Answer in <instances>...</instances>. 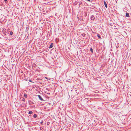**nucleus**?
<instances>
[{
	"instance_id": "nucleus-1",
	"label": "nucleus",
	"mask_w": 131,
	"mask_h": 131,
	"mask_svg": "<svg viewBox=\"0 0 131 131\" xmlns=\"http://www.w3.org/2000/svg\"><path fill=\"white\" fill-rule=\"evenodd\" d=\"M77 90H75V91L73 92L74 93L75 95H72V96H73V97H74V96H75L76 95H77V94L78 93L77 92Z\"/></svg>"
},
{
	"instance_id": "nucleus-2",
	"label": "nucleus",
	"mask_w": 131,
	"mask_h": 131,
	"mask_svg": "<svg viewBox=\"0 0 131 131\" xmlns=\"http://www.w3.org/2000/svg\"><path fill=\"white\" fill-rule=\"evenodd\" d=\"M38 96L40 100H41L42 101H43V99L42 98L41 96L40 95H38Z\"/></svg>"
},
{
	"instance_id": "nucleus-3",
	"label": "nucleus",
	"mask_w": 131,
	"mask_h": 131,
	"mask_svg": "<svg viewBox=\"0 0 131 131\" xmlns=\"http://www.w3.org/2000/svg\"><path fill=\"white\" fill-rule=\"evenodd\" d=\"M28 102L30 105H32L34 104V102L30 100H29L28 101Z\"/></svg>"
},
{
	"instance_id": "nucleus-4",
	"label": "nucleus",
	"mask_w": 131,
	"mask_h": 131,
	"mask_svg": "<svg viewBox=\"0 0 131 131\" xmlns=\"http://www.w3.org/2000/svg\"><path fill=\"white\" fill-rule=\"evenodd\" d=\"M36 64L35 63H33L32 64V69L35 68L36 67Z\"/></svg>"
},
{
	"instance_id": "nucleus-5",
	"label": "nucleus",
	"mask_w": 131,
	"mask_h": 131,
	"mask_svg": "<svg viewBox=\"0 0 131 131\" xmlns=\"http://www.w3.org/2000/svg\"><path fill=\"white\" fill-rule=\"evenodd\" d=\"M95 18V17L93 15H92L91 17V19L92 20H94Z\"/></svg>"
},
{
	"instance_id": "nucleus-6",
	"label": "nucleus",
	"mask_w": 131,
	"mask_h": 131,
	"mask_svg": "<svg viewBox=\"0 0 131 131\" xmlns=\"http://www.w3.org/2000/svg\"><path fill=\"white\" fill-rule=\"evenodd\" d=\"M126 17H130L129 13H126Z\"/></svg>"
},
{
	"instance_id": "nucleus-7",
	"label": "nucleus",
	"mask_w": 131,
	"mask_h": 131,
	"mask_svg": "<svg viewBox=\"0 0 131 131\" xmlns=\"http://www.w3.org/2000/svg\"><path fill=\"white\" fill-rule=\"evenodd\" d=\"M33 116L34 118H36L37 117V115L36 114H34Z\"/></svg>"
},
{
	"instance_id": "nucleus-8",
	"label": "nucleus",
	"mask_w": 131,
	"mask_h": 131,
	"mask_svg": "<svg viewBox=\"0 0 131 131\" xmlns=\"http://www.w3.org/2000/svg\"><path fill=\"white\" fill-rule=\"evenodd\" d=\"M104 4L105 6V7L106 8H107V4L105 2V1H104Z\"/></svg>"
},
{
	"instance_id": "nucleus-9",
	"label": "nucleus",
	"mask_w": 131,
	"mask_h": 131,
	"mask_svg": "<svg viewBox=\"0 0 131 131\" xmlns=\"http://www.w3.org/2000/svg\"><path fill=\"white\" fill-rule=\"evenodd\" d=\"M52 47H53V43H52L51 44V45L49 47V48H51Z\"/></svg>"
},
{
	"instance_id": "nucleus-10",
	"label": "nucleus",
	"mask_w": 131,
	"mask_h": 131,
	"mask_svg": "<svg viewBox=\"0 0 131 131\" xmlns=\"http://www.w3.org/2000/svg\"><path fill=\"white\" fill-rule=\"evenodd\" d=\"M97 36L99 38H101V36L99 34H97Z\"/></svg>"
},
{
	"instance_id": "nucleus-11",
	"label": "nucleus",
	"mask_w": 131,
	"mask_h": 131,
	"mask_svg": "<svg viewBox=\"0 0 131 131\" xmlns=\"http://www.w3.org/2000/svg\"><path fill=\"white\" fill-rule=\"evenodd\" d=\"M24 96L26 98L27 97V94L26 93H24Z\"/></svg>"
},
{
	"instance_id": "nucleus-12",
	"label": "nucleus",
	"mask_w": 131,
	"mask_h": 131,
	"mask_svg": "<svg viewBox=\"0 0 131 131\" xmlns=\"http://www.w3.org/2000/svg\"><path fill=\"white\" fill-rule=\"evenodd\" d=\"M33 113V112L31 111H30L29 112L28 114H31Z\"/></svg>"
},
{
	"instance_id": "nucleus-13",
	"label": "nucleus",
	"mask_w": 131,
	"mask_h": 131,
	"mask_svg": "<svg viewBox=\"0 0 131 131\" xmlns=\"http://www.w3.org/2000/svg\"><path fill=\"white\" fill-rule=\"evenodd\" d=\"M13 34V32L12 31H11L10 32V36H12V35Z\"/></svg>"
},
{
	"instance_id": "nucleus-14",
	"label": "nucleus",
	"mask_w": 131,
	"mask_h": 131,
	"mask_svg": "<svg viewBox=\"0 0 131 131\" xmlns=\"http://www.w3.org/2000/svg\"><path fill=\"white\" fill-rule=\"evenodd\" d=\"M90 51L92 53H93V49L92 48H90Z\"/></svg>"
},
{
	"instance_id": "nucleus-15",
	"label": "nucleus",
	"mask_w": 131,
	"mask_h": 131,
	"mask_svg": "<svg viewBox=\"0 0 131 131\" xmlns=\"http://www.w3.org/2000/svg\"><path fill=\"white\" fill-rule=\"evenodd\" d=\"M82 35V36L83 37H84L85 36V35L84 33H83L81 34Z\"/></svg>"
},
{
	"instance_id": "nucleus-16",
	"label": "nucleus",
	"mask_w": 131,
	"mask_h": 131,
	"mask_svg": "<svg viewBox=\"0 0 131 131\" xmlns=\"http://www.w3.org/2000/svg\"><path fill=\"white\" fill-rule=\"evenodd\" d=\"M77 3H78V2H75L74 3V4L75 5H77Z\"/></svg>"
},
{
	"instance_id": "nucleus-17",
	"label": "nucleus",
	"mask_w": 131,
	"mask_h": 131,
	"mask_svg": "<svg viewBox=\"0 0 131 131\" xmlns=\"http://www.w3.org/2000/svg\"><path fill=\"white\" fill-rule=\"evenodd\" d=\"M40 130H42L43 129V128L42 127H40Z\"/></svg>"
},
{
	"instance_id": "nucleus-18",
	"label": "nucleus",
	"mask_w": 131,
	"mask_h": 131,
	"mask_svg": "<svg viewBox=\"0 0 131 131\" xmlns=\"http://www.w3.org/2000/svg\"><path fill=\"white\" fill-rule=\"evenodd\" d=\"M22 101L25 102V99L24 98H23L22 100Z\"/></svg>"
},
{
	"instance_id": "nucleus-19",
	"label": "nucleus",
	"mask_w": 131,
	"mask_h": 131,
	"mask_svg": "<svg viewBox=\"0 0 131 131\" xmlns=\"http://www.w3.org/2000/svg\"><path fill=\"white\" fill-rule=\"evenodd\" d=\"M82 4V2H79V5H80Z\"/></svg>"
},
{
	"instance_id": "nucleus-20",
	"label": "nucleus",
	"mask_w": 131,
	"mask_h": 131,
	"mask_svg": "<svg viewBox=\"0 0 131 131\" xmlns=\"http://www.w3.org/2000/svg\"><path fill=\"white\" fill-rule=\"evenodd\" d=\"M43 123V121H42V122H41L40 123L41 124H42Z\"/></svg>"
},
{
	"instance_id": "nucleus-21",
	"label": "nucleus",
	"mask_w": 131,
	"mask_h": 131,
	"mask_svg": "<svg viewBox=\"0 0 131 131\" xmlns=\"http://www.w3.org/2000/svg\"><path fill=\"white\" fill-rule=\"evenodd\" d=\"M85 0L86 1H88L89 2H90L91 1L90 0Z\"/></svg>"
},
{
	"instance_id": "nucleus-22",
	"label": "nucleus",
	"mask_w": 131,
	"mask_h": 131,
	"mask_svg": "<svg viewBox=\"0 0 131 131\" xmlns=\"http://www.w3.org/2000/svg\"><path fill=\"white\" fill-rule=\"evenodd\" d=\"M49 124V122H48L47 123V125H48Z\"/></svg>"
},
{
	"instance_id": "nucleus-23",
	"label": "nucleus",
	"mask_w": 131,
	"mask_h": 131,
	"mask_svg": "<svg viewBox=\"0 0 131 131\" xmlns=\"http://www.w3.org/2000/svg\"><path fill=\"white\" fill-rule=\"evenodd\" d=\"M4 30H3V33L4 34H5V35H6V34H5V33H4Z\"/></svg>"
},
{
	"instance_id": "nucleus-24",
	"label": "nucleus",
	"mask_w": 131,
	"mask_h": 131,
	"mask_svg": "<svg viewBox=\"0 0 131 131\" xmlns=\"http://www.w3.org/2000/svg\"><path fill=\"white\" fill-rule=\"evenodd\" d=\"M4 1L6 3V2L7 1V0H4Z\"/></svg>"
},
{
	"instance_id": "nucleus-25",
	"label": "nucleus",
	"mask_w": 131,
	"mask_h": 131,
	"mask_svg": "<svg viewBox=\"0 0 131 131\" xmlns=\"http://www.w3.org/2000/svg\"><path fill=\"white\" fill-rule=\"evenodd\" d=\"M45 78L46 79H47V80L48 79V78H47L45 77Z\"/></svg>"
},
{
	"instance_id": "nucleus-26",
	"label": "nucleus",
	"mask_w": 131,
	"mask_h": 131,
	"mask_svg": "<svg viewBox=\"0 0 131 131\" xmlns=\"http://www.w3.org/2000/svg\"><path fill=\"white\" fill-rule=\"evenodd\" d=\"M47 94L49 95L50 94V93H47Z\"/></svg>"
},
{
	"instance_id": "nucleus-27",
	"label": "nucleus",
	"mask_w": 131,
	"mask_h": 131,
	"mask_svg": "<svg viewBox=\"0 0 131 131\" xmlns=\"http://www.w3.org/2000/svg\"><path fill=\"white\" fill-rule=\"evenodd\" d=\"M29 116H31V115H29Z\"/></svg>"
},
{
	"instance_id": "nucleus-28",
	"label": "nucleus",
	"mask_w": 131,
	"mask_h": 131,
	"mask_svg": "<svg viewBox=\"0 0 131 131\" xmlns=\"http://www.w3.org/2000/svg\"><path fill=\"white\" fill-rule=\"evenodd\" d=\"M29 81H31L30 80H29Z\"/></svg>"
}]
</instances>
